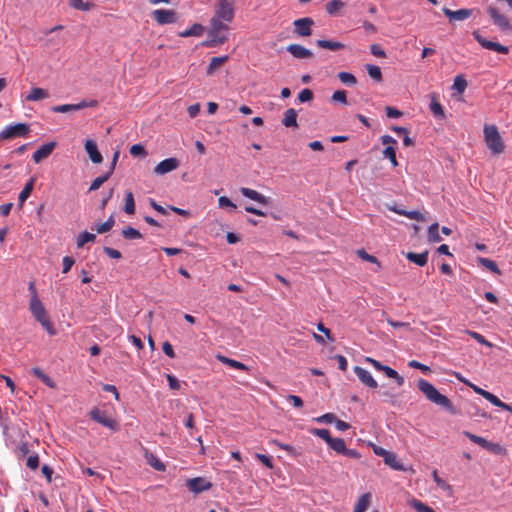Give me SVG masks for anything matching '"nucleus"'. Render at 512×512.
Wrapping results in <instances>:
<instances>
[{
  "label": "nucleus",
  "mask_w": 512,
  "mask_h": 512,
  "mask_svg": "<svg viewBox=\"0 0 512 512\" xmlns=\"http://www.w3.org/2000/svg\"><path fill=\"white\" fill-rule=\"evenodd\" d=\"M417 387L421 391L427 400L440 406L451 414L455 413V408L452 401L445 395L441 394L436 387L426 379H419L417 381Z\"/></svg>",
  "instance_id": "1"
},
{
  "label": "nucleus",
  "mask_w": 512,
  "mask_h": 512,
  "mask_svg": "<svg viewBox=\"0 0 512 512\" xmlns=\"http://www.w3.org/2000/svg\"><path fill=\"white\" fill-rule=\"evenodd\" d=\"M228 26L218 18H212L210 22V29L208 31V40L203 42L206 47H214L221 45L227 41Z\"/></svg>",
  "instance_id": "2"
},
{
  "label": "nucleus",
  "mask_w": 512,
  "mask_h": 512,
  "mask_svg": "<svg viewBox=\"0 0 512 512\" xmlns=\"http://www.w3.org/2000/svg\"><path fill=\"white\" fill-rule=\"evenodd\" d=\"M484 141L489 150L497 155L504 151V142L495 125L485 124L483 128Z\"/></svg>",
  "instance_id": "3"
},
{
  "label": "nucleus",
  "mask_w": 512,
  "mask_h": 512,
  "mask_svg": "<svg viewBox=\"0 0 512 512\" xmlns=\"http://www.w3.org/2000/svg\"><path fill=\"white\" fill-rule=\"evenodd\" d=\"M89 416L92 420L110 429L112 432L119 430V424L116 422V420L108 416L104 411H101L97 407L93 408L89 412Z\"/></svg>",
  "instance_id": "4"
},
{
  "label": "nucleus",
  "mask_w": 512,
  "mask_h": 512,
  "mask_svg": "<svg viewBox=\"0 0 512 512\" xmlns=\"http://www.w3.org/2000/svg\"><path fill=\"white\" fill-rule=\"evenodd\" d=\"M30 131V126L26 123L9 124L0 132L1 139H11L15 137H24Z\"/></svg>",
  "instance_id": "5"
},
{
  "label": "nucleus",
  "mask_w": 512,
  "mask_h": 512,
  "mask_svg": "<svg viewBox=\"0 0 512 512\" xmlns=\"http://www.w3.org/2000/svg\"><path fill=\"white\" fill-rule=\"evenodd\" d=\"M487 13L490 15L493 24L501 31H512V25L510 24L509 19L504 14H501L496 7L489 6L487 8Z\"/></svg>",
  "instance_id": "6"
},
{
  "label": "nucleus",
  "mask_w": 512,
  "mask_h": 512,
  "mask_svg": "<svg viewBox=\"0 0 512 512\" xmlns=\"http://www.w3.org/2000/svg\"><path fill=\"white\" fill-rule=\"evenodd\" d=\"M472 35L482 48L492 50V51H495L500 54H508L509 53V48L507 46H504L498 42L487 40L479 33V31H474L472 33Z\"/></svg>",
  "instance_id": "7"
},
{
  "label": "nucleus",
  "mask_w": 512,
  "mask_h": 512,
  "mask_svg": "<svg viewBox=\"0 0 512 512\" xmlns=\"http://www.w3.org/2000/svg\"><path fill=\"white\" fill-rule=\"evenodd\" d=\"M234 1L233 0H218V5L216 8V17L220 20H224L227 22L232 21L234 17Z\"/></svg>",
  "instance_id": "8"
},
{
  "label": "nucleus",
  "mask_w": 512,
  "mask_h": 512,
  "mask_svg": "<svg viewBox=\"0 0 512 512\" xmlns=\"http://www.w3.org/2000/svg\"><path fill=\"white\" fill-rule=\"evenodd\" d=\"M152 17L159 25L173 24L178 20L177 13L170 9H156Z\"/></svg>",
  "instance_id": "9"
},
{
  "label": "nucleus",
  "mask_w": 512,
  "mask_h": 512,
  "mask_svg": "<svg viewBox=\"0 0 512 512\" xmlns=\"http://www.w3.org/2000/svg\"><path fill=\"white\" fill-rule=\"evenodd\" d=\"M186 486L188 489L194 493L199 494L201 492L207 491L212 487V483L203 477H195L188 479L186 481Z\"/></svg>",
  "instance_id": "10"
},
{
  "label": "nucleus",
  "mask_w": 512,
  "mask_h": 512,
  "mask_svg": "<svg viewBox=\"0 0 512 512\" xmlns=\"http://www.w3.org/2000/svg\"><path fill=\"white\" fill-rule=\"evenodd\" d=\"M180 165V161L175 157H170L159 162L154 168V173L157 175H164L171 171L176 170Z\"/></svg>",
  "instance_id": "11"
},
{
  "label": "nucleus",
  "mask_w": 512,
  "mask_h": 512,
  "mask_svg": "<svg viewBox=\"0 0 512 512\" xmlns=\"http://www.w3.org/2000/svg\"><path fill=\"white\" fill-rule=\"evenodd\" d=\"M29 309L34 318L40 323L41 321L48 319L47 311L43 306L41 300L38 297H31Z\"/></svg>",
  "instance_id": "12"
},
{
  "label": "nucleus",
  "mask_w": 512,
  "mask_h": 512,
  "mask_svg": "<svg viewBox=\"0 0 512 512\" xmlns=\"http://www.w3.org/2000/svg\"><path fill=\"white\" fill-rule=\"evenodd\" d=\"M293 25L295 27L294 31L296 34H298L299 36L306 37L311 35V28L314 25V21L312 18L304 17L295 20Z\"/></svg>",
  "instance_id": "13"
},
{
  "label": "nucleus",
  "mask_w": 512,
  "mask_h": 512,
  "mask_svg": "<svg viewBox=\"0 0 512 512\" xmlns=\"http://www.w3.org/2000/svg\"><path fill=\"white\" fill-rule=\"evenodd\" d=\"M354 373L356 374L360 382L365 386L371 389H375L378 387L377 381L373 378L372 374L367 369L360 366H355Z\"/></svg>",
  "instance_id": "14"
},
{
  "label": "nucleus",
  "mask_w": 512,
  "mask_h": 512,
  "mask_svg": "<svg viewBox=\"0 0 512 512\" xmlns=\"http://www.w3.org/2000/svg\"><path fill=\"white\" fill-rule=\"evenodd\" d=\"M442 11L446 17L449 18L450 21H464L468 19L472 13V9L462 8L456 11H453L447 7H443Z\"/></svg>",
  "instance_id": "15"
},
{
  "label": "nucleus",
  "mask_w": 512,
  "mask_h": 512,
  "mask_svg": "<svg viewBox=\"0 0 512 512\" xmlns=\"http://www.w3.org/2000/svg\"><path fill=\"white\" fill-rule=\"evenodd\" d=\"M56 143L55 142H48L43 145H41L32 155L33 160L36 163L41 162L42 160L48 158L53 149L55 148Z\"/></svg>",
  "instance_id": "16"
},
{
  "label": "nucleus",
  "mask_w": 512,
  "mask_h": 512,
  "mask_svg": "<svg viewBox=\"0 0 512 512\" xmlns=\"http://www.w3.org/2000/svg\"><path fill=\"white\" fill-rule=\"evenodd\" d=\"M84 147L90 160L94 164H99L103 161L102 154L99 152L97 143L94 140H86Z\"/></svg>",
  "instance_id": "17"
},
{
  "label": "nucleus",
  "mask_w": 512,
  "mask_h": 512,
  "mask_svg": "<svg viewBox=\"0 0 512 512\" xmlns=\"http://www.w3.org/2000/svg\"><path fill=\"white\" fill-rule=\"evenodd\" d=\"M240 192L244 197L254 200L262 205H267L270 200L269 197H266L265 195L259 193L256 190H253L251 188L242 187L240 189Z\"/></svg>",
  "instance_id": "18"
},
{
  "label": "nucleus",
  "mask_w": 512,
  "mask_h": 512,
  "mask_svg": "<svg viewBox=\"0 0 512 512\" xmlns=\"http://www.w3.org/2000/svg\"><path fill=\"white\" fill-rule=\"evenodd\" d=\"M287 51L297 59H306L313 56V53L300 44H290Z\"/></svg>",
  "instance_id": "19"
},
{
  "label": "nucleus",
  "mask_w": 512,
  "mask_h": 512,
  "mask_svg": "<svg viewBox=\"0 0 512 512\" xmlns=\"http://www.w3.org/2000/svg\"><path fill=\"white\" fill-rule=\"evenodd\" d=\"M406 258L413 262L414 264L422 267L427 264L428 261V251H424L422 253H414V252H408L406 254Z\"/></svg>",
  "instance_id": "20"
},
{
  "label": "nucleus",
  "mask_w": 512,
  "mask_h": 512,
  "mask_svg": "<svg viewBox=\"0 0 512 512\" xmlns=\"http://www.w3.org/2000/svg\"><path fill=\"white\" fill-rule=\"evenodd\" d=\"M282 123L285 127H297V112L293 108L285 111Z\"/></svg>",
  "instance_id": "21"
},
{
  "label": "nucleus",
  "mask_w": 512,
  "mask_h": 512,
  "mask_svg": "<svg viewBox=\"0 0 512 512\" xmlns=\"http://www.w3.org/2000/svg\"><path fill=\"white\" fill-rule=\"evenodd\" d=\"M48 96H49V94L46 90L39 88V87H34L31 89L30 93L26 96V100L36 102V101L46 99V98H48Z\"/></svg>",
  "instance_id": "22"
},
{
  "label": "nucleus",
  "mask_w": 512,
  "mask_h": 512,
  "mask_svg": "<svg viewBox=\"0 0 512 512\" xmlns=\"http://www.w3.org/2000/svg\"><path fill=\"white\" fill-rule=\"evenodd\" d=\"M477 262L481 266L487 268L488 270H490L492 273H494L496 275L502 274V271L499 269L497 263L494 260H491V259L485 258V257H478Z\"/></svg>",
  "instance_id": "23"
},
{
  "label": "nucleus",
  "mask_w": 512,
  "mask_h": 512,
  "mask_svg": "<svg viewBox=\"0 0 512 512\" xmlns=\"http://www.w3.org/2000/svg\"><path fill=\"white\" fill-rule=\"evenodd\" d=\"M217 358L219 359L220 362L230 366L231 368H234L237 370H242V371H249V367L240 361H237V360H234V359L222 356V355H218Z\"/></svg>",
  "instance_id": "24"
},
{
  "label": "nucleus",
  "mask_w": 512,
  "mask_h": 512,
  "mask_svg": "<svg viewBox=\"0 0 512 512\" xmlns=\"http://www.w3.org/2000/svg\"><path fill=\"white\" fill-rule=\"evenodd\" d=\"M316 43L320 48L328 49L331 51H338L344 48V44L338 41L320 39Z\"/></svg>",
  "instance_id": "25"
},
{
  "label": "nucleus",
  "mask_w": 512,
  "mask_h": 512,
  "mask_svg": "<svg viewBox=\"0 0 512 512\" xmlns=\"http://www.w3.org/2000/svg\"><path fill=\"white\" fill-rule=\"evenodd\" d=\"M203 32H204V27L199 23H195L189 29H186V30L180 32L179 36L183 37V38L191 37V36L199 37L203 34Z\"/></svg>",
  "instance_id": "26"
},
{
  "label": "nucleus",
  "mask_w": 512,
  "mask_h": 512,
  "mask_svg": "<svg viewBox=\"0 0 512 512\" xmlns=\"http://www.w3.org/2000/svg\"><path fill=\"white\" fill-rule=\"evenodd\" d=\"M345 6V3L341 0H330L326 3L325 9L327 14L335 16Z\"/></svg>",
  "instance_id": "27"
},
{
  "label": "nucleus",
  "mask_w": 512,
  "mask_h": 512,
  "mask_svg": "<svg viewBox=\"0 0 512 512\" xmlns=\"http://www.w3.org/2000/svg\"><path fill=\"white\" fill-rule=\"evenodd\" d=\"M370 500H371V494L370 493L362 494L358 498L353 512H365L367 507H368V505H369V503H370Z\"/></svg>",
  "instance_id": "28"
},
{
  "label": "nucleus",
  "mask_w": 512,
  "mask_h": 512,
  "mask_svg": "<svg viewBox=\"0 0 512 512\" xmlns=\"http://www.w3.org/2000/svg\"><path fill=\"white\" fill-rule=\"evenodd\" d=\"M34 182H35V179L30 178L29 181L24 185V187L21 190L19 197H18L20 204H23L30 196V194L33 190V187H34Z\"/></svg>",
  "instance_id": "29"
},
{
  "label": "nucleus",
  "mask_w": 512,
  "mask_h": 512,
  "mask_svg": "<svg viewBox=\"0 0 512 512\" xmlns=\"http://www.w3.org/2000/svg\"><path fill=\"white\" fill-rule=\"evenodd\" d=\"M432 476H433V480L436 483V485L440 489L445 491L447 493V495L451 496L452 493H453L452 486L450 484H448L446 481H444L441 477H439V475H438L436 470L433 471Z\"/></svg>",
  "instance_id": "30"
},
{
  "label": "nucleus",
  "mask_w": 512,
  "mask_h": 512,
  "mask_svg": "<svg viewBox=\"0 0 512 512\" xmlns=\"http://www.w3.org/2000/svg\"><path fill=\"white\" fill-rule=\"evenodd\" d=\"M228 60V56L212 57L207 67V74L211 75L217 68Z\"/></svg>",
  "instance_id": "31"
},
{
  "label": "nucleus",
  "mask_w": 512,
  "mask_h": 512,
  "mask_svg": "<svg viewBox=\"0 0 512 512\" xmlns=\"http://www.w3.org/2000/svg\"><path fill=\"white\" fill-rule=\"evenodd\" d=\"M96 240V235L93 233H89L84 231L80 233L76 239V246L78 248L83 247L88 242H94Z\"/></svg>",
  "instance_id": "32"
},
{
  "label": "nucleus",
  "mask_w": 512,
  "mask_h": 512,
  "mask_svg": "<svg viewBox=\"0 0 512 512\" xmlns=\"http://www.w3.org/2000/svg\"><path fill=\"white\" fill-rule=\"evenodd\" d=\"M430 111L438 119L445 118V113H444L443 107L435 98H432V100H431Z\"/></svg>",
  "instance_id": "33"
},
{
  "label": "nucleus",
  "mask_w": 512,
  "mask_h": 512,
  "mask_svg": "<svg viewBox=\"0 0 512 512\" xmlns=\"http://www.w3.org/2000/svg\"><path fill=\"white\" fill-rule=\"evenodd\" d=\"M366 70L368 75L376 82L382 81V72L379 66L373 64H367Z\"/></svg>",
  "instance_id": "34"
},
{
  "label": "nucleus",
  "mask_w": 512,
  "mask_h": 512,
  "mask_svg": "<svg viewBox=\"0 0 512 512\" xmlns=\"http://www.w3.org/2000/svg\"><path fill=\"white\" fill-rule=\"evenodd\" d=\"M337 77L343 84L347 86H354L357 83L356 77L350 72H339Z\"/></svg>",
  "instance_id": "35"
},
{
  "label": "nucleus",
  "mask_w": 512,
  "mask_h": 512,
  "mask_svg": "<svg viewBox=\"0 0 512 512\" xmlns=\"http://www.w3.org/2000/svg\"><path fill=\"white\" fill-rule=\"evenodd\" d=\"M439 225L438 223H433L429 226L427 237L430 242L438 243L442 240L438 233Z\"/></svg>",
  "instance_id": "36"
},
{
  "label": "nucleus",
  "mask_w": 512,
  "mask_h": 512,
  "mask_svg": "<svg viewBox=\"0 0 512 512\" xmlns=\"http://www.w3.org/2000/svg\"><path fill=\"white\" fill-rule=\"evenodd\" d=\"M124 212L126 214L132 215L135 212V201L134 196L132 192H127L125 197V204H124Z\"/></svg>",
  "instance_id": "37"
},
{
  "label": "nucleus",
  "mask_w": 512,
  "mask_h": 512,
  "mask_svg": "<svg viewBox=\"0 0 512 512\" xmlns=\"http://www.w3.org/2000/svg\"><path fill=\"white\" fill-rule=\"evenodd\" d=\"M408 504L417 512H435L431 507L415 498L409 500Z\"/></svg>",
  "instance_id": "38"
},
{
  "label": "nucleus",
  "mask_w": 512,
  "mask_h": 512,
  "mask_svg": "<svg viewBox=\"0 0 512 512\" xmlns=\"http://www.w3.org/2000/svg\"><path fill=\"white\" fill-rule=\"evenodd\" d=\"M452 88L456 90L459 94L464 93V91L467 88V81L463 75L460 74L455 76Z\"/></svg>",
  "instance_id": "39"
},
{
  "label": "nucleus",
  "mask_w": 512,
  "mask_h": 512,
  "mask_svg": "<svg viewBox=\"0 0 512 512\" xmlns=\"http://www.w3.org/2000/svg\"><path fill=\"white\" fill-rule=\"evenodd\" d=\"M310 433L315 436H318L319 438L324 440L328 445L331 442V440L333 439V437H331L330 431L328 429L312 428L310 430Z\"/></svg>",
  "instance_id": "40"
},
{
  "label": "nucleus",
  "mask_w": 512,
  "mask_h": 512,
  "mask_svg": "<svg viewBox=\"0 0 512 512\" xmlns=\"http://www.w3.org/2000/svg\"><path fill=\"white\" fill-rule=\"evenodd\" d=\"M51 110L55 113H67L71 111H78L80 110L79 103L77 104H63V105H57L53 106Z\"/></svg>",
  "instance_id": "41"
},
{
  "label": "nucleus",
  "mask_w": 512,
  "mask_h": 512,
  "mask_svg": "<svg viewBox=\"0 0 512 512\" xmlns=\"http://www.w3.org/2000/svg\"><path fill=\"white\" fill-rule=\"evenodd\" d=\"M122 236L128 240L141 239L143 237L139 230L131 226L125 227L122 230Z\"/></svg>",
  "instance_id": "42"
},
{
  "label": "nucleus",
  "mask_w": 512,
  "mask_h": 512,
  "mask_svg": "<svg viewBox=\"0 0 512 512\" xmlns=\"http://www.w3.org/2000/svg\"><path fill=\"white\" fill-rule=\"evenodd\" d=\"M328 446L338 454H342L346 448L345 441L342 438H333Z\"/></svg>",
  "instance_id": "43"
},
{
  "label": "nucleus",
  "mask_w": 512,
  "mask_h": 512,
  "mask_svg": "<svg viewBox=\"0 0 512 512\" xmlns=\"http://www.w3.org/2000/svg\"><path fill=\"white\" fill-rule=\"evenodd\" d=\"M111 177L110 173H104L101 176L96 177L90 184L89 191L98 190L102 184H104Z\"/></svg>",
  "instance_id": "44"
},
{
  "label": "nucleus",
  "mask_w": 512,
  "mask_h": 512,
  "mask_svg": "<svg viewBox=\"0 0 512 512\" xmlns=\"http://www.w3.org/2000/svg\"><path fill=\"white\" fill-rule=\"evenodd\" d=\"M114 224H115V219H114L113 215H110L104 223H102L96 227V231L98 234L106 233L113 228Z\"/></svg>",
  "instance_id": "45"
},
{
  "label": "nucleus",
  "mask_w": 512,
  "mask_h": 512,
  "mask_svg": "<svg viewBox=\"0 0 512 512\" xmlns=\"http://www.w3.org/2000/svg\"><path fill=\"white\" fill-rule=\"evenodd\" d=\"M464 434H465V436H466L469 440H471L472 442H474V443H476V444L480 445V446H481V447H483V448H489V447H490V445H491V443H490L489 441H487V440H486L485 438H483V437L477 436V435L472 434V433H470V432H468V431H466Z\"/></svg>",
  "instance_id": "46"
},
{
  "label": "nucleus",
  "mask_w": 512,
  "mask_h": 512,
  "mask_svg": "<svg viewBox=\"0 0 512 512\" xmlns=\"http://www.w3.org/2000/svg\"><path fill=\"white\" fill-rule=\"evenodd\" d=\"M383 156L384 158H387L390 160L391 164L396 167L398 165L397 159H396V151L393 146H387L383 150Z\"/></svg>",
  "instance_id": "47"
},
{
  "label": "nucleus",
  "mask_w": 512,
  "mask_h": 512,
  "mask_svg": "<svg viewBox=\"0 0 512 512\" xmlns=\"http://www.w3.org/2000/svg\"><path fill=\"white\" fill-rule=\"evenodd\" d=\"M484 398L489 401L494 406L500 407V408H508V404L501 401L496 395L492 394L491 392H487L484 395Z\"/></svg>",
  "instance_id": "48"
},
{
  "label": "nucleus",
  "mask_w": 512,
  "mask_h": 512,
  "mask_svg": "<svg viewBox=\"0 0 512 512\" xmlns=\"http://www.w3.org/2000/svg\"><path fill=\"white\" fill-rule=\"evenodd\" d=\"M384 462L396 470L402 469V466L396 462V456L392 452L387 453V455L384 457Z\"/></svg>",
  "instance_id": "49"
},
{
  "label": "nucleus",
  "mask_w": 512,
  "mask_h": 512,
  "mask_svg": "<svg viewBox=\"0 0 512 512\" xmlns=\"http://www.w3.org/2000/svg\"><path fill=\"white\" fill-rule=\"evenodd\" d=\"M468 335L471 336L474 340H476L478 343L482 344V345H485L487 347H492V343L489 342L488 340H486V338L478 333V332H475V331H467Z\"/></svg>",
  "instance_id": "50"
},
{
  "label": "nucleus",
  "mask_w": 512,
  "mask_h": 512,
  "mask_svg": "<svg viewBox=\"0 0 512 512\" xmlns=\"http://www.w3.org/2000/svg\"><path fill=\"white\" fill-rule=\"evenodd\" d=\"M130 154L134 157H145L147 152L142 144H134L130 147Z\"/></svg>",
  "instance_id": "51"
},
{
  "label": "nucleus",
  "mask_w": 512,
  "mask_h": 512,
  "mask_svg": "<svg viewBox=\"0 0 512 512\" xmlns=\"http://www.w3.org/2000/svg\"><path fill=\"white\" fill-rule=\"evenodd\" d=\"M332 101L339 102L341 104L346 105L347 104V95L346 91L344 90H337L332 94L331 97Z\"/></svg>",
  "instance_id": "52"
},
{
  "label": "nucleus",
  "mask_w": 512,
  "mask_h": 512,
  "mask_svg": "<svg viewBox=\"0 0 512 512\" xmlns=\"http://www.w3.org/2000/svg\"><path fill=\"white\" fill-rule=\"evenodd\" d=\"M69 4L71 7L81 11H88L90 9V4L83 0H69Z\"/></svg>",
  "instance_id": "53"
},
{
  "label": "nucleus",
  "mask_w": 512,
  "mask_h": 512,
  "mask_svg": "<svg viewBox=\"0 0 512 512\" xmlns=\"http://www.w3.org/2000/svg\"><path fill=\"white\" fill-rule=\"evenodd\" d=\"M148 463L157 471L165 470V465L152 454L150 455V458H148Z\"/></svg>",
  "instance_id": "54"
},
{
  "label": "nucleus",
  "mask_w": 512,
  "mask_h": 512,
  "mask_svg": "<svg viewBox=\"0 0 512 512\" xmlns=\"http://www.w3.org/2000/svg\"><path fill=\"white\" fill-rule=\"evenodd\" d=\"M313 99V92L305 88L298 94V100L302 103L309 102Z\"/></svg>",
  "instance_id": "55"
},
{
  "label": "nucleus",
  "mask_w": 512,
  "mask_h": 512,
  "mask_svg": "<svg viewBox=\"0 0 512 512\" xmlns=\"http://www.w3.org/2000/svg\"><path fill=\"white\" fill-rule=\"evenodd\" d=\"M26 465H27V467H29L31 470H35V469H37V468H38V466H39V456H38V454L34 453V454L30 455V456L27 458Z\"/></svg>",
  "instance_id": "56"
},
{
  "label": "nucleus",
  "mask_w": 512,
  "mask_h": 512,
  "mask_svg": "<svg viewBox=\"0 0 512 512\" xmlns=\"http://www.w3.org/2000/svg\"><path fill=\"white\" fill-rule=\"evenodd\" d=\"M256 458L261 461V463L269 468V469H272L273 468V461H272V458L265 455V454H261V453H256Z\"/></svg>",
  "instance_id": "57"
},
{
  "label": "nucleus",
  "mask_w": 512,
  "mask_h": 512,
  "mask_svg": "<svg viewBox=\"0 0 512 512\" xmlns=\"http://www.w3.org/2000/svg\"><path fill=\"white\" fill-rule=\"evenodd\" d=\"M408 366L411 367V368H414V369H419L421 370L423 373H429L431 371L430 367L425 365V364H422L416 360H411L408 362Z\"/></svg>",
  "instance_id": "58"
},
{
  "label": "nucleus",
  "mask_w": 512,
  "mask_h": 512,
  "mask_svg": "<svg viewBox=\"0 0 512 512\" xmlns=\"http://www.w3.org/2000/svg\"><path fill=\"white\" fill-rule=\"evenodd\" d=\"M40 324L49 335L54 336L57 334V331L54 328L53 324L50 322L49 318L41 321Z\"/></svg>",
  "instance_id": "59"
},
{
  "label": "nucleus",
  "mask_w": 512,
  "mask_h": 512,
  "mask_svg": "<svg viewBox=\"0 0 512 512\" xmlns=\"http://www.w3.org/2000/svg\"><path fill=\"white\" fill-rule=\"evenodd\" d=\"M406 217L411 220H417V221H421V222L425 221V216L417 210H411V211L407 210Z\"/></svg>",
  "instance_id": "60"
},
{
  "label": "nucleus",
  "mask_w": 512,
  "mask_h": 512,
  "mask_svg": "<svg viewBox=\"0 0 512 512\" xmlns=\"http://www.w3.org/2000/svg\"><path fill=\"white\" fill-rule=\"evenodd\" d=\"M74 263H75L74 258H72L70 256H65L62 260V264H63L62 272L68 273L70 271V269L72 268V266L74 265Z\"/></svg>",
  "instance_id": "61"
},
{
  "label": "nucleus",
  "mask_w": 512,
  "mask_h": 512,
  "mask_svg": "<svg viewBox=\"0 0 512 512\" xmlns=\"http://www.w3.org/2000/svg\"><path fill=\"white\" fill-rule=\"evenodd\" d=\"M218 204L220 207H228L232 210L236 209V204L233 203L228 197L226 196H221L219 199H218Z\"/></svg>",
  "instance_id": "62"
},
{
  "label": "nucleus",
  "mask_w": 512,
  "mask_h": 512,
  "mask_svg": "<svg viewBox=\"0 0 512 512\" xmlns=\"http://www.w3.org/2000/svg\"><path fill=\"white\" fill-rule=\"evenodd\" d=\"M358 255L363 260H366L371 263H376L379 266V262H378L377 258L373 255L368 254L364 249L359 250Z\"/></svg>",
  "instance_id": "63"
},
{
  "label": "nucleus",
  "mask_w": 512,
  "mask_h": 512,
  "mask_svg": "<svg viewBox=\"0 0 512 512\" xmlns=\"http://www.w3.org/2000/svg\"><path fill=\"white\" fill-rule=\"evenodd\" d=\"M385 111H386V115L389 117V118H399L400 116H402V112L399 111L397 108L395 107H391V106H387L385 108Z\"/></svg>",
  "instance_id": "64"
}]
</instances>
